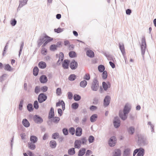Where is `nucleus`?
Segmentation results:
<instances>
[{
  "label": "nucleus",
  "mask_w": 156,
  "mask_h": 156,
  "mask_svg": "<svg viewBox=\"0 0 156 156\" xmlns=\"http://www.w3.org/2000/svg\"><path fill=\"white\" fill-rule=\"evenodd\" d=\"M121 151L118 149H116L113 153V156H121Z\"/></svg>",
  "instance_id": "nucleus-30"
},
{
  "label": "nucleus",
  "mask_w": 156,
  "mask_h": 156,
  "mask_svg": "<svg viewBox=\"0 0 156 156\" xmlns=\"http://www.w3.org/2000/svg\"><path fill=\"white\" fill-rule=\"evenodd\" d=\"M33 120L35 123L38 124L41 123L43 121V119L37 115H35L33 116Z\"/></svg>",
  "instance_id": "nucleus-6"
},
{
  "label": "nucleus",
  "mask_w": 156,
  "mask_h": 156,
  "mask_svg": "<svg viewBox=\"0 0 156 156\" xmlns=\"http://www.w3.org/2000/svg\"><path fill=\"white\" fill-rule=\"evenodd\" d=\"M41 90L43 92H46L48 90V87L46 86H44L41 87Z\"/></svg>",
  "instance_id": "nucleus-60"
},
{
  "label": "nucleus",
  "mask_w": 156,
  "mask_h": 156,
  "mask_svg": "<svg viewBox=\"0 0 156 156\" xmlns=\"http://www.w3.org/2000/svg\"><path fill=\"white\" fill-rule=\"evenodd\" d=\"M56 93L58 95H60L62 93L61 88H58L56 90Z\"/></svg>",
  "instance_id": "nucleus-64"
},
{
  "label": "nucleus",
  "mask_w": 156,
  "mask_h": 156,
  "mask_svg": "<svg viewBox=\"0 0 156 156\" xmlns=\"http://www.w3.org/2000/svg\"><path fill=\"white\" fill-rule=\"evenodd\" d=\"M76 76L74 74H71L69 76L68 79L71 81L74 80L76 78Z\"/></svg>",
  "instance_id": "nucleus-40"
},
{
  "label": "nucleus",
  "mask_w": 156,
  "mask_h": 156,
  "mask_svg": "<svg viewBox=\"0 0 156 156\" xmlns=\"http://www.w3.org/2000/svg\"><path fill=\"white\" fill-rule=\"evenodd\" d=\"M37 137L34 135H31L30 137V140L31 142L36 143L37 141Z\"/></svg>",
  "instance_id": "nucleus-28"
},
{
  "label": "nucleus",
  "mask_w": 156,
  "mask_h": 156,
  "mask_svg": "<svg viewBox=\"0 0 156 156\" xmlns=\"http://www.w3.org/2000/svg\"><path fill=\"white\" fill-rule=\"evenodd\" d=\"M41 87L39 86H36L35 87V89H34V92L36 94H38L41 91Z\"/></svg>",
  "instance_id": "nucleus-47"
},
{
  "label": "nucleus",
  "mask_w": 156,
  "mask_h": 156,
  "mask_svg": "<svg viewBox=\"0 0 156 156\" xmlns=\"http://www.w3.org/2000/svg\"><path fill=\"white\" fill-rule=\"evenodd\" d=\"M27 110L29 112H31L34 109L33 105L31 103H29L27 106Z\"/></svg>",
  "instance_id": "nucleus-37"
},
{
  "label": "nucleus",
  "mask_w": 156,
  "mask_h": 156,
  "mask_svg": "<svg viewBox=\"0 0 156 156\" xmlns=\"http://www.w3.org/2000/svg\"><path fill=\"white\" fill-rule=\"evenodd\" d=\"M86 149L85 148H81L79 151L78 155V156H83L85 153Z\"/></svg>",
  "instance_id": "nucleus-27"
},
{
  "label": "nucleus",
  "mask_w": 156,
  "mask_h": 156,
  "mask_svg": "<svg viewBox=\"0 0 156 156\" xmlns=\"http://www.w3.org/2000/svg\"><path fill=\"white\" fill-rule=\"evenodd\" d=\"M47 99V96L44 93H41L39 94L38 100L39 102L41 103L45 101Z\"/></svg>",
  "instance_id": "nucleus-5"
},
{
  "label": "nucleus",
  "mask_w": 156,
  "mask_h": 156,
  "mask_svg": "<svg viewBox=\"0 0 156 156\" xmlns=\"http://www.w3.org/2000/svg\"><path fill=\"white\" fill-rule=\"evenodd\" d=\"M55 113L54 109L53 107H51L48 114V118L49 119H51L54 117Z\"/></svg>",
  "instance_id": "nucleus-19"
},
{
  "label": "nucleus",
  "mask_w": 156,
  "mask_h": 156,
  "mask_svg": "<svg viewBox=\"0 0 156 156\" xmlns=\"http://www.w3.org/2000/svg\"><path fill=\"white\" fill-rule=\"evenodd\" d=\"M131 109V105L128 103H126L123 109V113L128 114L129 112Z\"/></svg>",
  "instance_id": "nucleus-11"
},
{
  "label": "nucleus",
  "mask_w": 156,
  "mask_h": 156,
  "mask_svg": "<svg viewBox=\"0 0 156 156\" xmlns=\"http://www.w3.org/2000/svg\"><path fill=\"white\" fill-rule=\"evenodd\" d=\"M35 144L31 142H28L27 144L28 148L31 150H34L36 148V145Z\"/></svg>",
  "instance_id": "nucleus-25"
},
{
  "label": "nucleus",
  "mask_w": 156,
  "mask_h": 156,
  "mask_svg": "<svg viewBox=\"0 0 156 156\" xmlns=\"http://www.w3.org/2000/svg\"><path fill=\"white\" fill-rule=\"evenodd\" d=\"M121 122L119 118L116 116L114 117L113 121V124L114 127L118 128L120 126Z\"/></svg>",
  "instance_id": "nucleus-8"
},
{
  "label": "nucleus",
  "mask_w": 156,
  "mask_h": 156,
  "mask_svg": "<svg viewBox=\"0 0 156 156\" xmlns=\"http://www.w3.org/2000/svg\"><path fill=\"white\" fill-rule=\"evenodd\" d=\"M69 57L71 58H74L77 56L76 53L73 51H71L69 52Z\"/></svg>",
  "instance_id": "nucleus-35"
},
{
  "label": "nucleus",
  "mask_w": 156,
  "mask_h": 156,
  "mask_svg": "<svg viewBox=\"0 0 156 156\" xmlns=\"http://www.w3.org/2000/svg\"><path fill=\"white\" fill-rule=\"evenodd\" d=\"M102 85L103 89L105 91H106L108 88H110L111 86V83L109 81L107 82V83L105 81H103Z\"/></svg>",
  "instance_id": "nucleus-14"
},
{
  "label": "nucleus",
  "mask_w": 156,
  "mask_h": 156,
  "mask_svg": "<svg viewBox=\"0 0 156 156\" xmlns=\"http://www.w3.org/2000/svg\"><path fill=\"white\" fill-rule=\"evenodd\" d=\"M59 134L57 132L53 133L51 135V138L53 139H56L59 138Z\"/></svg>",
  "instance_id": "nucleus-45"
},
{
  "label": "nucleus",
  "mask_w": 156,
  "mask_h": 156,
  "mask_svg": "<svg viewBox=\"0 0 156 156\" xmlns=\"http://www.w3.org/2000/svg\"><path fill=\"white\" fill-rule=\"evenodd\" d=\"M22 123L25 127L27 128L30 126V123L26 119H23Z\"/></svg>",
  "instance_id": "nucleus-23"
},
{
  "label": "nucleus",
  "mask_w": 156,
  "mask_h": 156,
  "mask_svg": "<svg viewBox=\"0 0 156 156\" xmlns=\"http://www.w3.org/2000/svg\"><path fill=\"white\" fill-rule=\"evenodd\" d=\"M116 143V138L115 136H111L108 140V144L111 147L115 146Z\"/></svg>",
  "instance_id": "nucleus-7"
},
{
  "label": "nucleus",
  "mask_w": 156,
  "mask_h": 156,
  "mask_svg": "<svg viewBox=\"0 0 156 156\" xmlns=\"http://www.w3.org/2000/svg\"><path fill=\"white\" fill-rule=\"evenodd\" d=\"M23 100L21 99L20 101V103L19 105V110H21L23 107Z\"/></svg>",
  "instance_id": "nucleus-52"
},
{
  "label": "nucleus",
  "mask_w": 156,
  "mask_h": 156,
  "mask_svg": "<svg viewBox=\"0 0 156 156\" xmlns=\"http://www.w3.org/2000/svg\"><path fill=\"white\" fill-rule=\"evenodd\" d=\"M49 145L51 148H55L56 147L57 143L55 140H51L49 142Z\"/></svg>",
  "instance_id": "nucleus-29"
},
{
  "label": "nucleus",
  "mask_w": 156,
  "mask_h": 156,
  "mask_svg": "<svg viewBox=\"0 0 156 156\" xmlns=\"http://www.w3.org/2000/svg\"><path fill=\"white\" fill-rule=\"evenodd\" d=\"M98 118V115L96 114L92 115L90 117V120L91 122H95Z\"/></svg>",
  "instance_id": "nucleus-31"
},
{
  "label": "nucleus",
  "mask_w": 156,
  "mask_h": 156,
  "mask_svg": "<svg viewBox=\"0 0 156 156\" xmlns=\"http://www.w3.org/2000/svg\"><path fill=\"white\" fill-rule=\"evenodd\" d=\"M64 29V28H61L60 27H58L57 29H55L54 30L55 32L57 33H59L62 32Z\"/></svg>",
  "instance_id": "nucleus-51"
},
{
  "label": "nucleus",
  "mask_w": 156,
  "mask_h": 156,
  "mask_svg": "<svg viewBox=\"0 0 156 156\" xmlns=\"http://www.w3.org/2000/svg\"><path fill=\"white\" fill-rule=\"evenodd\" d=\"M73 99L75 101H78L81 99V97L79 94H75L73 96Z\"/></svg>",
  "instance_id": "nucleus-41"
},
{
  "label": "nucleus",
  "mask_w": 156,
  "mask_h": 156,
  "mask_svg": "<svg viewBox=\"0 0 156 156\" xmlns=\"http://www.w3.org/2000/svg\"><path fill=\"white\" fill-rule=\"evenodd\" d=\"M102 77L103 79H106L107 77L108 74L107 72L106 71H105L102 72Z\"/></svg>",
  "instance_id": "nucleus-48"
},
{
  "label": "nucleus",
  "mask_w": 156,
  "mask_h": 156,
  "mask_svg": "<svg viewBox=\"0 0 156 156\" xmlns=\"http://www.w3.org/2000/svg\"><path fill=\"white\" fill-rule=\"evenodd\" d=\"M97 107L95 105H91L89 108L90 110L92 111L96 110L97 109Z\"/></svg>",
  "instance_id": "nucleus-61"
},
{
  "label": "nucleus",
  "mask_w": 156,
  "mask_h": 156,
  "mask_svg": "<svg viewBox=\"0 0 156 156\" xmlns=\"http://www.w3.org/2000/svg\"><path fill=\"white\" fill-rule=\"evenodd\" d=\"M62 132L64 135L65 136H66L69 134V130L67 129V128H64L62 130Z\"/></svg>",
  "instance_id": "nucleus-53"
},
{
  "label": "nucleus",
  "mask_w": 156,
  "mask_h": 156,
  "mask_svg": "<svg viewBox=\"0 0 156 156\" xmlns=\"http://www.w3.org/2000/svg\"><path fill=\"white\" fill-rule=\"evenodd\" d=\"M17 23V21L15 19H13L10 21V24L12 26H15Z\"/></svg>",
  "instance_id": "nucleus-56"
},
{
  "label": "nucleus",
  "mask_w": 156,
  "mask_h": 156,
  "mask_svg": "<svg viewBox=\"0 0 156 156\" xmlns=\"http://www.w3.org/2000/svg\"><path fill=\"white\" fill-rule=\"evenodd\" d=\"M105 66L103 65H100L98 66V71L100 73H102L105 71Z\"/></svg>",
  "instance_id": "nucleus-36"
},
{
  "label": "nucleus",
  "mask_w": 156,
  "mask_h": 156,
  "mask_svg": "<svg viewBox=\"0 0 156 156\" xmlns=\"http://www.w3.org/2000/svg\"><path fill=\"white\" fill-rule=\"evenodd\" d=\"M79 106V104L77 102H74L72 104L71 107L73 109H76Z\"/></svg>",
  "instance_id": "nucleus-44"
},
{
  "label": "nucleus",
  "mask_w": 156,
  "mask_h": 156,
  "mask_svg": "<svg viewBox=\"0 0 156 156\" xmlns=\"http://www.w3.org/2000/svg\"><path fill=\"white\" fill-rule=\"evenodd\" d=\"M64 58V55L63 53L62 52H60L59 56V59L61 62H62Z\"/></svg>",
  "instance_id": "nucleus-57"
},
{
  "label": "nucleus",
  "mask_w": 156,
  "mask_h": 156,
  "mask_svg": "<svg viewBox=\"0 0 156 156\" xmlns=\"http://www.w3.org/2000/svg\"><path fill=\"white\" fill-rule=\"evenodd\" d=\"M86 55L88 57L91 58H93L94 55V54L93 51L90 50L87 51Z\"/></svg>",
  "instance_id": "nucleus-24"
},
{
  "label": "nucleus",
  "mask_w": 156,
  "mask_h": 156,
  "mask_svg": "<svg viewBox=\"0 0 156 156\" xmlns=\"http://www.w3.org/2000/svg\"><path fill=\"white\" fill-rule=\"evenodd\" d=\"M80 140L81 141V144H82L83 145L86 144L87 142V139L85 137H82Z\"/></svg>",
  "instance_id": "nucleus-49"
},
{
  "label": "nucleus",
  "mask_w": 156,
  "mask_h": 156,
  "mask_svg": "<svg viewBox=\"0 0 156 156\" xmlns=\"http://www.w3.org/2000/svg\"><path fill=\"white\" fill-rule=\"evenodd\" d=\"M68 130L69 132L72 135H74L75 133L76 130L73 127H70Z\"/></svg>",
  "instance_id": "nucleus-42"
},
{
  "label": "nucleus",
  "mask_w": 156,
  "mask_h": 156,
  "mask_svg": "<svg viewBox=\"0 0 156 156\" xmlns=\"http://www.w3.org/2000/svg\"><path fill=\"white\" fill-rule=\"evenodd\" d=\"M81 141L80 140H76L74 143V147L76 148L79 149L81 147Z\"/></svg>",
  "instance_id": "nucleus-21"
},
{
  "label": "nucleus",
  "mask_w": 156,
  "mask_h": 156,
  "mask_svg": "<svg viewBox=\"0 0 156 156\" xmlns=\"http://www.w3.org/2000/svg\"><path fill=\"white\" fill-rule=\"evenodd\" d=\"M68 98L71 100L73 98V94L71 92H69L67 93Z\"/></svg>",
  "instance_id": "nucleus-63"
},
{
  "label": "nucleus",
  "mask_w": 156,
  "mask_h": 156,
  "mask_svg": "<svg viewBox=\"0 0 156 156\" xmlns=\"http://www.w3.org/2000/svg\"><path fill=\"white\" fill-rule=\"evenodd\" d=\"M84 80H89L90 79V76L89 73H86L83 77Z\"/></svg>",
  "instance_id": "nucleus-54"
},
{
  "label": "nucleus",
  "mask_w": 156,
  "mask_h": 156,
  "mask_svg": "<svg viewBox=\"0 0 156 156\" xmlns=\"http://www.w3.org/2000/svg\"><path fill=\"white\" fill-rule=\"evenodd\" d=\"M99 87V82L96 78H94L91 86V88L93 91H97Z\"/></svg>",
  "instance_id": "nucleus-4"
},
{
  "label": "nucleus",
  "mask_w": 156,
  "mask_h": 156,
  "mask_svg": "<svg viewBox=\"0 0 156 156\" xmlns=\"http://www.w3.org/2000/svg\"><path fill=\"white\" fill-rule=\"evenodd\" d=\"M140 46L141 50V54L142 57L144 58V55L147 48L146 39L144 36L142 37L141 39V44L140 45Z\"/></svg>",
  "instance_id": "nucleus-3"
},
{
  "label": "nucleus",
  "mask_w": 156,
  "mask_h": 156,
  "mask_svg": "<svg viewBox=\"0 0 156 156\" xmlns=\"http://www.w3.org/2000/svg\"><path fill=\"white\" fill-rule=\"evenodd\" d=\"M39 72V69L37 67L35 66V67L33 70V75L35 76H37L38 73Z\"/></svg>",
  "instance_id": "nucleus-38"
},
{
  "label": "nucleus",
  "mask_w": 156,
  "mask_h": 156,
  "mask_svg": "<svg viewBox=\"0 0 156 156\" xmlns=\"http://www.w3.org/2000/svg\"><path fill=\"white\" fill-rule=\"evenodd\" d=\"M94 137L92 135L90 136L88 139V140L89 143H93L94 142Z\"/></svg>",
  "instance_id": "nucleus-50"
},
{
  "label": "nucleus",
  "mask_w": 156,
  "mask_h": 156,
  "mask_svg": "<svg viewBox=\"0 0 156 156\" xmlns=\"http://www.w3.org/2000/svg\"><path fill=\"white\" fill-rule=\"evenodd\" d=\"M87 84V81L85 80H83L80 82V86L84 88L86 87Z\"/></svg>",
  "instance_id": "nucleus-39"
},
{
  "label": "nucleus",
  "mask_w": 156,
  "mask_h": 156,
  "mask_svg": "<svg viewBox=\"0 0 156 156\" xmlns=\"http://www.w3.org/2000/svg\"><path fill=\"white\" fill-rule=\"evenodd\" d=\"M137 151H138L137 153V156H144L145 154V150L144 149L141 147L139 148H137Z\"/></svg>",
  "instance_id": "nucleus-18"
},
{
  "label": "nucleus",
  "mask_w": 156,
  "mask_h": 156,
  "mask_svg": "<svg viewBox=\"0 0 156 156\" xmlns=\"http://www.w3.org/2000/svg\"><path fill=\"white\" fill-rule=\"evenodd\" d=\"M53 40V38L45 34L44 36H41L39 38L37 41V47L39 48L41 45L42 48L41 49V52L43 55H45L47 53V50L44 47L49 43Z\"/></svg>",
  "instance_id": "nucleus-1"
},
{
  "label": "nucleus",
  "mask_w": 156,
  "mask_h": 156,
  "mask_svg": "<svg viewBox=\"0 0 156 156\" xmlns=\"http://www.w3.org/2000/svg\"><path fill=\"white\" fill-rule=\"evenodd\" d=\"M111 100V98L109 95H106L105 98L103 101L104 106L107 107L109 105Z\"/></svg>",
  "instance_id": "nucleus-10"
},
{
  "label": "nucleus",
  "mask_w": 156,
  "mask_h": 156,
  "mask_svg": "<svg viewBox=\"0 0 156 156\" xmlns=\"http://www.w3.org/2000/svg\"><path fill=\"white\" fill-rule=\"evenodd\" d=\"M51 121L55 123H58L59 121L60 120V118L59 117L54 116V117L51 119Z\"/></svg>",
  "instance_id": "nucleus-43"
},
{
  "label": "nucleus",
  "mask_w": 156,
  "mask_h": 156,
  "mask_svg": "<svg viewBox=\"0 0 156 156\" xmlns=\"http://www.w3.org/2000/svg\"><path fill=\"white\" fill-rule=\"evenodd\" d=\"M135 130V128L133 126H131L129 127L127 129V131L128 133L131 135H133L134 134Z\"/></svg>",
  "instance_id": "nucleus-22"
},
{
  "label": "nucleus",
  "mask_w": 156,
  "mask_h": 156,
  "mask_svg": "<svg viewBox=\"0 0 156 156\" xmlns=\"http://www.w3.org/2000/svg\"><path fill=\"white\" fill-rule=\"evenodd\" d=\"M4 69L5 70L9 72L12 71V68L8 64H5Z\"/></svg>",
  "instance_id": "nucleus-33"
},
{
  "label": "nucleus",
  "mask_w": 156,
  "mask_h": 156,
  "mask_svg": "<svg viewBox=\"0 0 156 156\" xmlns=\"http://www.w3.org/2000/svg\"><path fill=\"white\" fill-rule=\"evenodd\" d=\"M78 66L77 62L75 60H73L70 62V67L72 70H74L76 69Z\"/></svg>",
  "instance_id": "nucleus-12"
},
{
  "label": "nucleus",
  "mask_w": 156,
  "mask_h": 156,
  "mask_svg": "<svg viewBox=\"0 0 156 156\" xmlns=\"http://www.w3.org/2000/svg\"><path fill=\"white\" fill-rule=\"evenodd\" d=\"M128 114L122 113V112L120 110L119 112V115L120 118L123 121L125 120L127 118Z\"/></svg>",
  "instance_id": "nucleus-15"
},
{
  "label": "nucleus",
  "mask_w": 156,
  "mask_h": 156,
  "mask_svg": "<svg viewBox=\"0 0 156 156\" xmlns=\"http://www.w3.org/2000/svg\"><path fill=\"white\" fill-rule=\"evenodd\" d=\"M39 80L41 83H44L47 82L48 79L45 75H42L40 77Z\"/></svg>",
  "instance_id": "nucleus-20"
},
{
  "label": "nucleus",
  "mask_w": 156,
  "mask_h": 156,
  "mask_svg": "<svg viewBox=\"0 0 156 156\" xmlns=\"http://www.w3.org/2000/svg\"><path fill=\"white\" fill-rule=\"evenodd\" d=\"M98 99L97 98H94L93 101V104L94 105H97L98 104Z\"/></svg>",
  "instance_id": "nucleus-62"
},
{
  "label": "nucleus",
  "mask_w": 156,
  "mask_h": 156,
  "mask_svg": "<svg viewBox=\"0 0 156 156\" xmlns=\"http://www.w3.org/2000/svg\"><path fill=\"white\" fill-rule=\"evenodd\" d=\"M70 61L68 59H65L62 64V67L64 69H68Z\"/></svg>",
  "instance_id": "nucleus-13"
},
{
  "label": "nucleus",
  "mask_w": 156,
  "mask_h": 156,
  "mask_svg": "<svg viewBox=\"0 0 156 156\" xmlns=\"http://www.w3.org/2000/svg\"><path fill=\"white\" fill-rule=\"evenodd\" d=\"M7 75L6 74H3L0 77V81L1 82L5 80Z\"/></svg>",
  "instance_id": "nucleus-58"
},
{
  "label": "nucleus",
  "mask_w": 156,
  "mask_h": 156,
  "mask_svg": "<svg viewBox=\"0 0 156 156\" xmlns=\"http://www.w3.org/2000/svg\"><path fill=\"white\" fill-rule=\"evenodd\" d=\"M50 50L51 51H55L57 50L56 45L55 44H51L50 47Z\"/></svg>",
  "instance_id": "nucleus-46"
},
{
  "label": "nucleus",
  "mask_w": 156,
  "mask_h": 156,
  "mask_svg": "<svg viewBox=\"0 0 156 156\" xmlns=\"http://www.w3.org/2000/svg\"><path fill=\"white\" fill-rule=\"evenodd\" d=\"M68 153L70 155H73L75 153V151L74 148H72L69 149L68 150Z\"/></svg>",
  "instance_id": "nucleus-34"
},
{
  "label": "nucleus",
  "mask_w": 156,
  "mask_h": 156,
  "mask_svg": "<svg viewBox=\"0 0 156 156\" xmlns=\"http://www.w3.org/2000/svg\"><path fill=\"white\" fill-rule=\"evenodd\" d=\"M75 135L77 136H80L82 134L83 130L81 127H77L75 130Z\"/></svg>",
  "instance_id": "nucleus-16"
},
{
  "label": "nucleus",
  "mask_w": 156,
  "mask_h": 156,
  "mask_svg": "<svg viewBox=\"0 0 156 156\" xmlns=\"http://www.w3.org/2000/svg\"><path fill=\"white\" fill-rule=\"evenodd\" d=\"M28 0H23L19 1V5L17 8V10H20L21 8L23 7V6L25 5L27 3V2Z\"/></svg>",
  "instance_id": "nucleus-17"
},
{
  "label": "nucleus",
  "mask_w": 156,
  "mask_h": 156,
  "mask_svg": "<svg viewBox=\"0 0 156 156\" xmlns=\"http://www.w3.org/2000/svg\"><path fill=\"white\" fill-rule=\"evenodd\" d=\"M34 108L36 109H37L39 108L38 103L37 100H35L34 101Z\"/></svg>",
  "instance_id": "nucleus-55"
},
{
  "label": "nucleus",
  "mask_w": 156,
  "mask_h": 156,
  "mask_svg": "<svg viewBox=\"0 0 156 156\" xmlns=\"http://www.w3.org/2000/svg\"><path fill=\"white\" fill-rule=\"evenodd\" d=\"M38 66L39 68L41 69L45 68L46 66V63L43 61H41L38 63Z\"/></svg>",
  "instance_id": "nucleus-26"
},
{
  "label": "nucleus",
  "mask_w": 156,
  "mask_h": 156,
  "mask_svg": "<svg viewBox=\"0 0 156 156\" xmlns=\"http://www.w3.org/2000/svg\"><path fill=\"white\" fill-rule=\"evenodd\" d=\"M138 137L137 144L140 146L143 147L147 144L148 142L144 136L141 135H139Z\"/></svg>",
  "instance_id": "nucleus-2"
},
{
  "label": "nucleus",
  "mask_w": 156,
  "mask_h": 156,
  "mask_svg": "<svg viewBox=\"0 0 156 156\" xmlns=\"http://www.w3.org/2000/svg\"><path fill=\"white\" fill-rule=\"evenodd\" d=\"M23 46H24V43L23 42H22L21 43V45L20 46V50H19V56H20L21 54V52H22V51L23 48Z\"/></svg>",
  "instance_id": "nucleus-59"
},
{
  "label": "nucleus",
  "mask_w": 156,
  "mask_h": 156,
  "mask_svg": "<svg viewBox=\"0 0 156 156\" xmlns=\"http://www.w3.org/2000/svg\"><path fill=\"white\" fill-rule=\"evenodd\" d=\"M130 149L127 148L124 150L123 153V156H128L130 154Z\"/></svg>",
  "instance_id": "nucleus-32"
},
{
  "label": "nucleus",
  "mask_w": 156,
  "mask_h": 156,
  "mask_svg": "<svg viewBox=\"0 0 156 156\" xmlns=\"http://www.w3.org/2000/svg\"><path fill=\"white\" fill-rule=\"evenodd\" d=\"M119 46L122 55L123 56L124 58H125V60L126 62V58L125 57V56L126 53L123 43L122 42L119 43Z\"/></svg>",
  "instance_id": "nucleus-9"
}]
</instances>
